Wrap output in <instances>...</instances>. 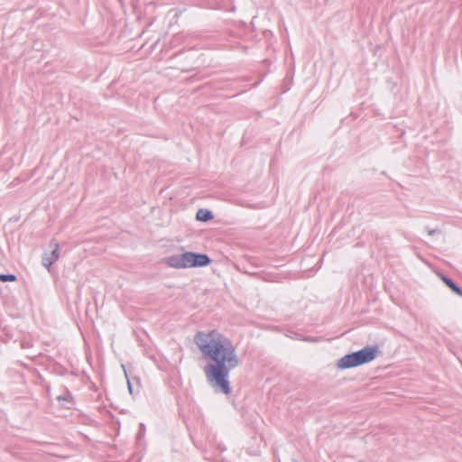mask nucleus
<instances>
[{
	"label": "nucleus",
	"instance_id": "nucleus-1",
	"mask_svg": "<svg viewBox=\"0 0 462 462\" xmlns=\"http://www.w3.org/2000/svg\"><path fill=\"white\" fill-rule=\"evenodd\" d=\"M195 345L209 362L204 366L208 383L215 393L228 395L232 393L230 372L240 364L232 341L216 329L198 331Z\"/></svg>",
	"mask_w": 462,
	"mask_h": 462
},
{
	"label": "nucleus",
	"instance_id": "nucleus-2",
	"mask_svg": "<svg viewBox=\"0 0 462 462\" xmlns=\"http://www.w3.org/2000/svg\"><path fill=\"white\" fill-rule=\"evenodd\" d=\"M163 261L167 266L174 269L206 267L212 262L207 254L196 252L172 254L164 258Z\"/></svg>",
	"mask_w": 462,
	"mask_h": 462
},
{
	"label": "nucleus",
	"instance_id": "nucleus-3",
	"mask_svg": "<svg viewBox=\"0 0 462 462\" xmlns=\"http://www.w3.org/2000/svg\"><path fill=\"white\" fill-rule=\"evenodd\" d=\"M379 354L378 346H366L360 350L351 352L338 359L337 365L340 369L354 368L372 362Z\"/></svg>",
	"mask_w": 462,
	"mask_h": 462
},
{
	"label": "nucleus",
	"instance_id": "nucleus-4",
	"mask_svg": "<svg viewBox=\"0 0 462 462\" xmlns=\"http://www.w3.org/2000/svg\"><path fill=\"white\" fill-rule=\"evenodd\" d=\"M441 281L457 296L462 297V288L458 286L450 277L439 273Z\"/></svg>",
	"mask_w": 462,
	"mask_h": 462
},
{
	"label": "nucleus",
	"instance_id": "nucleus-5",
	"mask_svg": "<svg viewBox=\"0 0 462 462\" xmlns=\"http://www.w3.org/2000/svg\"><path fill=\"white\" fill-rule=\"evenodd\" d=\"M59 244H56L55 247L51 251V255L42 258V264L46 267H50L51 264H53L59 259Z\"/></svg>",
	"mask_w": 462,
	"mask_h": 462
},
{
	"label": "nucleus",
	"instance_id": "nucleus-6",
	"mask_svg": "<svg viewBox=\"0 0 462 462\" xmlns=\"http://www.w3.org/2000/svg\"><path fill=\"white\" fill-rule=\"evenodd\" d=\"M214 218V214L207 208H199L196 213V219L200 222H208Z\"/></svg>",
	"mask_w": 462,
	"mask_h": 462
},
{
	"label": "nucleus",
	"instance_id": "nucleus-7",
	"mask_svg": "<svg viewBox=\"0 0 462 462\" xmlns=\"http://www.w3.org/2000/svg\"><path fill=\"white\" fill-rule=\"evenodd\" d=\"M217 449L219 451L217 456H210L208 451L205 452V458L207 460H211L214 462H223V458L221 457V453L224 452L226 448L222 444L218 443L217 445Z\"/></svg>",
	"mask_w": 462,
	"mask_h": 462
},
{
	"label": "nucleus",
	"instance_id": "nucleus-8",
	"mask_svg": "<svg viewBox=\"0 0 462 462\" xmlns=\"http://www.w3.org/2000/svg\"><path fill=\"white\" fill-rule=\"evenodd\" d=\"M145 432H146V427H145V424L143 422H141L139 424V430H138V432L136 434V443L138 446H141L142 445V441L145 436Z\"/></svg>",
	"mask_w": 462,
	"mask_h": 462
},
{
	"label": "nucleus",
	"instance_id": "nucleus-9",
	"mask_svg": "<svg viewBox=\"0 0 462 462\" xmlns=\"http://www.w3.org/2000/svg\"><path fill=\"white\" fill-rule=\"evenodd\" d=\"M16 280V275L13 273H0V282H15Z\"/></svg>",
	"mask_w": 462,
	"mask_h": 462
},
{
	"label": "nucleus",
	"instance_id": "nucleus-10",
	"mask_svg": "<svg viewBox=\"0 0 462 462\" xmlns=\"http://www.w3.org/2000/svg\"><path fill=\"white\" fill-rule=\"evenodd\" d=\"M125 376H126V379H127V387H128L129 393L131 395H133L134 394V385H133L132 382L129 380L125 371Z\"/></svg>",
	"mask_w": 462,
	"mask_h": 462
},
{
	"label": "nucleus",
	"instance_id": "nucleus-11",
	"mask_svg": "<svg viewBox=\"0 0 462 462\" xmlns=\"http://www.w3.org/2000/svg\"><path fill=\"white\" fill-rule=\"evenodd\" d=\"M426 230L430 236H432L436 233H439V230L437 228H430L429 226H426Z\"/></svg>",
	"mask_w": 462,
	"mask_h": 462
},
{
	"label": "nucleus",
	"instance_id": "nucleus-12",
	"mask_svg": "<svg viewBox=\"0 0 462 462\" xmlns=\"http://www.w3.org/2000/svg\"><path fill=\"white\" fill-rule=\"evenodd\" d=\"M57 399H58V401H59L60 402H67V401H68V396H61V395H60V396H58V398H57Z\"/></svg>",
	"mask_w": 462,
	"mask_h": 462
},
{
	"label": "nucleus",
	"instance_id": "nucleus-13",
	"mask_svg": "<svg viewBox=\"0 0 462 462\" xmlns=\"http://www.w3.org/2000/svg\"><path fill=\"white\" fill-rule=\"evenodd\" d=\"M199 79L198 78L197 75H193V76H191L190 78L188 79V81L192 82V81L199 80Z\"/></svg>",
	"mask_w": 462,
	"mask_h": 462
},
{
	"label": "nucleus",
	"instance_id": "nucleus-14",
	"mask_svg": "<svg viewBox=\"0 0 462 462\" xmlns=\"http://www.w3.org/2000/svg\"><path fill=\"white\" fill-rule=\"evenodd\" d=\"M294 462H298V461H294Z\"/></svg>",
	"mask_w": 462,
	"mask_h": 462
}]
</instances>
